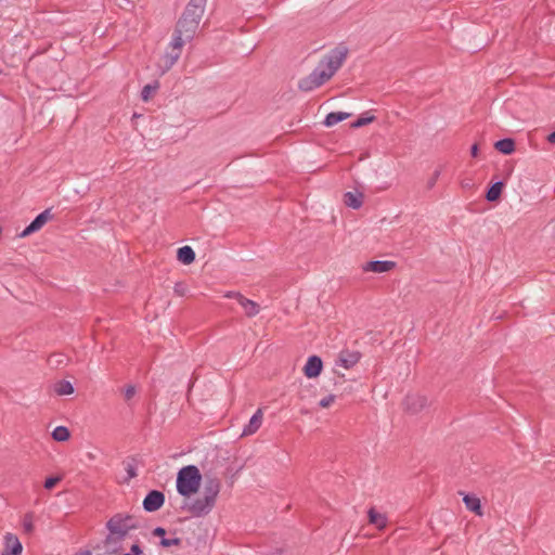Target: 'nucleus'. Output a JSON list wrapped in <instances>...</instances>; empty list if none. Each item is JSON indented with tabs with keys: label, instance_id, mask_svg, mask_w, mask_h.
<instances>
[{
	"label": "nucleus",
	"instance_id": "obj_1",
	"mask_svg": "<svg viewBox=\"0 0 555 555\" xmlns=\"http://www.w3.org/2000/svg\"><path fill=\"white\" fill-rule=\"evenodd\" d=\"M347 53L348 51L344 47L330 51L308 76L299 80L298 88L301 91L309 92L324 85L343 66Z\"/></svg>",
	"mask_w": 555,
	"mask_h": 555
},
{
	"label": "nucleus",
	"instance_id": "obj_2",
	"mask_svg": "<svg viewBox=\"0 0 555 555\" xmlns=\"http://www.w3.org/2000/svg\"><path fill=\"white\" fill-rule=\"evenodd\" d=\"M198 26L196 22L179 18L173 31L172 39L169 43L170 51L166 52L158 64L162 74L168 72L179 60L182 48L195 37Z\"/></svg>",
	"mask_w": 555,
	"mask_h": 555
},
{
	"label": "nucleus",
	"instance_id": "obj_3",
	"mask_svg": "<svg viewBox=\"0 0 555 555\" xmlns=\"http://www.w3.org/2000/svg\"><path fill=\"white\" fill-rule=\"evenodd\" d=\"M202 475L195 465L182 467L177 476V491L185 498L196 493L201 487Z\"/></svg>",
	"mask_w": 555,
	"mask_h": 555
},
{
	"label": "nucleus",
	"instance_id": "obj_4",
	"mask_svg": "<svg viewBox=\"0 0 555 555\" xmlns=\"http://www.w3.org/2000/svg\"><path fill=\"white\" fill-rule=\"evenodd\" d=\"M139 528V524L133 515L118 513L111 517L106 522V529L112 533V537H119L124 539L132 530Z\"/></svg>",
	"mask_w": 555,
	"mask_h": 555
},
{
	"label": "nucleus",
	"instance_id": "obj_5",
	"mask_svg": "<svg viewBox=\"0 0 555 555\" xmlns=\"http://www.w3.org/2000/svg\"><path fill=\"white\" fill-rule=\"evenodd\" d=\"M206 2L207 0H190L180 18H185L189 22L193 21L199 25L205 12Z\"/></svg>",
	"mask_w": 555,
	"mask_h": 555
},
{
	"label": "nucleus",
	"instance_id": "obj_6",
	"mask_svg": "<svg viewBox=\"0 0 555 555\" xmlns=\"http://www.w3.org/2000/svg\"><path fill=\"white\" fill-rule=\"evenodd\" d=\"M214 506L215 503L203 496L193 500L190 503H185L183 505V508L190 512L195 517H202L209 514Z\"/></svg>",
	"mask_w": 555,
	"mask_h": 555
},
{
	"label": "nucleus",
	"instance_id": "obj_7",
	"mask_svg": "<svg viewBox=\"0 0 555 555\" xmlns=\"http://www.w3.org/2000/svg\"><path fill=\"white\" fill-rule=\"evenodd\" d=\"M427 404V398L418 393L408 395L403 402L404 410L410 414H417L422 412Z\"/></svg>",
	"mask_w": 555,
	"mask_h": 555
},
{
	"label": "nucleus",
	"instance_id": "obj_8",
	"mask_svg": "<svg viewBox=\"0 0 555 555\" xmlns=\"http://www.w3.org/2000/svg\"><path fill=\"white\" fill-rule=\"evenodd\" d=\"M53 218V215L51 214V209L48 208L40 212L31 222L29 225H27L23 232L20 234V237H26L37 231H39L49 220Z\"/></svg>",
	"mask_w": 555,
	"mask_h": 555
},
{
	"label": "nucleus",
	"instance_id": "obj_9",
	"mask_svg": "<svg viewBox=\"0 0 555 555\" xmlns=\"http://www.w3.org/2000/svg\"><path fill=\"white\" fill-rule=\"evenodd\" d=\"M164 493L158 490H152L143 500V508L146 512H156L164 505Z\"/></svg>",
	"mask_w": 555,
	"mask_h": 555
},
{
	"label": "nucleus",
	"instance_id": "obj_10",
	"mask_svg": "<svg viewBox=\"0 0 555 555\" xmlns=\"http://www.w3.org/2000/svg\"><path fill=\"white\" fill-rule=\"evenodd\" d=\"M361 358V353L359 351H351L348 349L341 350L336 360V365L343 366L345 369H351L354 366Z\"/></svg>",
	"mask_w": 555,
	"mask_h": 555
},
{
	"label": "nucleus",
	"instance_id": "obj_11",
	"mask_svg": "<svg viewBox=\"0 0 555 555\" xmlns=\"http://www.w3.org/2000/svg\"><path fill=\"white\" fill-rule=\"evenodd\" d=\"M221 483L216 477H206L204 486V498L216 504L217 496L220 492Z\"/></svg>",
	"mask_w": 555,
	"mask_h": 555
},
{
	"label": "nucleus",
	"instance_id": "obj_12",
	"mask_svg": "<svg viewBox=\"0 0 555 555\" xmlns=\"http://www.w3.org/2000/svg\"><path fill=\"white\" fill-rule=\"evenodd\" d=\"M396 267V262L389 260H374L363 264L364 272L384 273L388 272Z\"/></svg>",
	"mask_w": 555,
	"mask_h": 555
},
{
	"label": "nucleus",
	"instance_id": "obj_13",
	"mask_svg": "<svg viewBox=\"0 0 555 555\" xmlns=\"http://www.w3.org/2000/svg\"><path fill=\"white\" fill-rule=\"evenodd\" d=\"M323 367V363L320 357L311 356L308 358L307 363L304 367V373L308 378H313L320 375Z\"/></svg>",
	"mask_w": 555,
	"mask_h": 555
},
{
	"label": "nucleus",
	"instance_id": "obj_14",
	"mask_svg": "<svg viewBox=\"0 0 555 555\" xmlns=\"http://www.w3.org/2000/svg\"><path fill=\"white\" fill-rule=\"evenodd\" d=\"M23 546L18 538L13 533L4 535V554L3 555H18L22 553Z\"/></svg>",
	"mask_w": 555,
	"mask_h": 555
},
{
	"label": "nucleus",
	"instance_id": "obj_15",
	"mask_svg": "<svg viewBox=\"0 0 555 555\" xmlns=\"http://www.w3.org/2000/svg\"><path fill=\"white\" fill-rule=\"evenodd\" d=\"M263 421V412L262 409H258L254 415L250 417L248 424L244 427L242 431V436H250L254 435L261 426Z\"/></svg>",
	"mask_w": 555,
	"mask_h": 555
},
{
	"label": "nucleus",
	"instance_id": "obj_16",
	"mask_svg": "<svg viewBox=\"0 0 555 555\" xmlns=\"http://www.w3.org/2000/svg\"><path fill=\"white\" fill-rule=\"evenodd\" d=\"M237 302L244 309L245 315L247 318H253L260 312V306L254 300L244 297L243 295H237Z\"/></svg>",
	"mask_w": 555,
	"mask_h": 555
},
{
	"label": "nucleus",
	"instance_id": "obj_17",
	"mask_svg": "<svg viewBox=\"0 0 555 555\" xmlns=\"http://www.w3.org/2000/svg\"><path fill=\"white\" fill-rule=\"evenodd\" d=\"M369 522L374 525L378 530H383L387 526V517L385 514L378 513L374 507L367 512Z\"/></svg>",
	"mask_w": 555,
	"mask_h": 555
},
{
	"label": "nucleus",
	"instance_id": "obj_18",
	"mask_svg": "<svg viewBox=\"0 0 555 555\" xmlns=\"http://www.w3.org/2000/svg\"><path fill=\"white\" fill-rule=\"evenodd\" d=\"M124 539H119V537H112V533L108 531V534L106 535L104 540V546L106 548V553L109 555L116 554L119 552L121 547V542Z\"/></svg>",
	"mask_w": 555,
	"mask_h": 555
},
{
	"label": "nucleus",
	"instance_id": "obj_19",
	"mask_svg": "<svg viewBox=\"0 0 555 555\" xmlns=\"http://www.w3.org/2000/svg\"><path fill=\"white\" fill-rule=\"evenodd\" d=\"M52 389H53L54 393L57 396H67V395H72L74 392L73 384L65 379L56 380L52 385Z\"/></svg>",
	"mask_w": 555,
	"mask_h": 555
},
{
	"label": "nucleus",
	"instance_id": "obj_20",
	"mask_svg": "<svg viewBox=\"0 0 555 555\" xmlns=\"http://www.w3.org/2000/svg\"><path fill=\"white\" fill-rule=\"evenodd\" d=\"M494 149L504 155H509L515 151V141L511 138L499 140L494 143Z\"/></svg>",
	"mask_w": 555,
	"mask_h": 555
},
{
	"label": "nucleus",
	"instance_id": "obj_21",
	"mask_svg": "<svg viewBox=\"0 0 555 555\" xmlns=\"http://www.w3.org/2000/svg\"><path fill=\"white\" fill-rule=\"evenodd\" d=\"M177 258L183 264H190L195 260V253L192 247L183 246L178 249Z\"/></svg>",
	"mask_w": 555,
	"mask_h": 555
},
{
	"label": "nucleus",
	"instance_id": "obj_22",
	"mask_svg": "<svg viewBox=\"0 0 555 555\" xmlns=\"http://www.w3.org/2000/svg\"><path fill=\"white\" fill-rule=\"evenodd\" d=\"M351 116L350 113H344V112H332L326 115L324 125L326 127H333L336 124L349 118Z\"/></svg>",
	"mask_w": 555,
	"mask_h": 555
},
{
	"label": "nucleus",
	"instance_id": "obj_23",
	"mask_svg": "<svg viewBox=\"0 0 555 555\" xmlns=\"http://www.w3.org/2000/svg\"><path fill=\"white\" fill-rule=\"evenodd\" d=\"M362 198L361 193L347 192L344 202L348 207L358 209L362 206Z\"/></svg>",
	"mask_w": 555,
	"mask_h": 555
},
{
	"label": "nucleus",
	"instance_id": "obj_24",
	"mask_svg": "<svg viewBox=\"0 0 555 555\" xmlns=\"http://www.w3.org/2000/svg\"><path fill=\"white\" fill-rule=\"evenodd\" d=\"M504 188V183L502 181H498L493 183L486 193V198L489 202H495L500 198L502 190Z\"/></svg>",
	"mask_w": 555,
	"mask_h": 555
},
{
	"label": "nucleus",
	"instance_id": "obj_25",
	"mask_svg": "<svg viewBox=\"0 0 555 555\" xmlns=\"http://www.w3.org/2000/svg\"><path fill=\"white\" fill-rule=\"evenodd\" d=\"M463 501L469 511L475 512L477 514H481L480 500L477 496L465 494Z\"/></svg>",
	"mask_w": 555,
	"mask_h": 555
},
{
	"label": "nucleus",
	"instance_id": "obj_26",
	"mask_svg": "<svg viewBox=\"0 0 555 555\" xmlns=\"http://www.w3.org/2000/svg\"><path fill=\"white\" fill-rule=\"evenodd\" d=\"M69 437H70L69 430L65 426H57L52 431V438L59 442L66 441L69 439Z\"/></svg>",
	"mask_w": 555,
	"mask_h": 555
},
{
	"label": "nucleus",
	"instance_id": "obj_27",
	"mask_svg": "<svg viewBox=\"0 0 555 555\" xmlns=\"http://www.w3.org/2000/svg\"><path fill=\"white\" fill-rule=\"evenodd\" d=\"M34 519H35L34 513L25 514L23 521H22V527H23V531L26 534H31L34 532V529H35Z\"/></svg>",
	"mask_w": 555,
	"mask_h": 555
},
{
	"label": "nucleus",
	"instance_id": "obj_28",
	"mask_svg": "<svg viewBox=\"0 0 555 555\" xmlns=\"http://www.w3.org/2000/svg\"><path fill=\"white\" fill-rule=\"evenodd\" d=\"M158 87H159V83L157 81L154 83H149V85L144 86L141 91V99L144 102H147L151 99L152 93L156 92Z\"/></svg>",
	"mask_w": 555,
	"mask_h": 555
},
{
	"label": "nucleus",
	"instance_id": "obj_29",
	"mask_svg": "<svg viewBox=\"0 0 555 555\" xmlns=\"http://www.w3.org/2000/svg\"><path fill=\"white\" fill-rule=\"evenodd\" d=\"M125 469H126V472L128 474V478L129 479L134 478V477L138 476L137 465H135V461L133 459L126 463Z\"/></svg>",
	"mask_w": 555,
	"mask_h": 555
},
{
	"label": "nucleus",
	"instance_id": "obj_30",
	"mask_svg": "<svg viewBox=\"0 0 555 555\" xmlns=\"http://www.w3.org/2000/svg\"><path fill=\"white\" fill-rule=\"evenodd\" d=\"M373 120H374V116L360 117L356 121L352 122L351 127L352 128H360V127H363V126L372 122Z\"/></svg>",
	"mask_w": 555,
	"mask_h": 555
},
{
	"label": "nucleus",
	"instance_id": "obj_31",
	"mask_svg": "<svg viewBox=\"0 0 555 555\" xmlns=\"http://www.w3.org/2000/svg\"><path fill=\"white\" fill-rule=\"evenodd\" d=\"M180 544H181V539H179V538H172V539L163 538L160 540V545L164 547H169V546L180 545Z\"/></svg>",
	"mask_w": 555,
	"mask_h": 555
},
{
	"label": "nucleus",
	"instance_id": "obj_32",
	"mask_svg": "<svg viewBox=\"0 0 555 555\" xmlns=\"http://www.w3.org/2000/svg\"><path fill=\"white\" fill-rule=\"evenodd\" d=\"M335 395H328L324 397L319 404L321 408H328L335 401Z\"/></svg>",
	"mask_w": 555,
	"mask_h": 555
},
{
	"label": "nucleus",
	"instance_id": "obj_33",
	"mask_svg": "<svg viewBox=\"0 0 555 555\" xmlns=\"http://www.w3.org/2000/svg\"><path fill=\"white\" fill-rule=\"evenodd\" d=\"M440 173H441V169H436L434 171L433 177L427 182V188L428 189H433L435 186L438 178L440 177Z\"/></svg>",
	"mask_w": 555,
	"mask_h": 555
},
{
	"label": "nucleus",
	"instance_id": "obj_34",
	"mask_svg": "<svg viewBox=\"0 0 555 555\" xmlns=\"http://www.w3.org/2000/svg\"><path fill=\"white\" fill-rule=\"evenodd\" d=\"M60 480V477H49L44 481V488L50 490L54 488Z\"/></svg>",
	"mask_w": 555,
	"mask_h": 555
},
{
	"label": "nucleus",
	"instance_id": "obj_35",
	"mask_svg": "<svg viewBox=\"0 0 555 555\" xmlns=\"http://www.w3.org/2000/svg\"><path fill=\"white\" fill-rule=\"evenodd\" d=\"M186 286L183 283H176L175 293L179 296H184L186 294Z\"/></svg>",
	"mask_w": 555,
	"mask_h": 555
},
{
	"label": "nucleus",
	"instance_id": "obj_36",
	"mask_svg": "<svg viewBox=\"0 0 555 555\" xmlns=\"http://www.w3.org/2000/svg\"><path fill=\"white\" fill-rule=\"evenodd\" d=\"M135 395V388L132 385H128L125 388V399L130 400Z\"/></svg>",
	"mask_w": 555,
	"mask_h": 555
},
{
	"label": "nucleus",
	"instance_id": "obj_37",
	"mask_svg": "<svg viewBox=\"0 0 555 555\" xmlns=\"http://www.w3.org/2000/svg\"><path fill=\"white\" fill-rule=\"evenodd\" d=\"M49 361H50V363H55L56 365L64 363L62 354H53V356H51Z\"/></svg>",
	"mask_w": 555,
	"mask_h": 555
},
{
	"label": "nucleus",
	"instance_id": "obj_38",
	"mask_svg": "<svg viewBox=\"0 0 555 555\" xmlns=\"http://www.w3.org/2000/svg\"><path fill=\"white\" fill-rule=\"evenodd\" d=\"M166 534V530L163 527H157L153 530V535L163 537Z\"/></svg>",
	"mask_w": 555,
	"mask_h": 555
},
{
	"label": "nucleus",
	"instance_id": "obj_39",
	"mask_svg": "<svg viewBox=\"0 0 555 555\" xmlns=\"http://www.w3.org/2000/svg\"><path fill=\"white\" fill-rule=\"evenodd\" d=\"M132 555H141L142 554V548L140 547L139 544H133L130 548Z\"/></svg>",
	"mask_w": 555,
	"mask_h": 555
},
{
	"label": "nucleus",
	"instance_id": "obj_40",
	"mask_svg": "<svg viewBox=\"0 0 555 555\" xmlns=\"http://www.w3.org/2000/svg\"><path fill=\"white\" fill-rule=\"evenodd\" d=\"M237 295H242L241 293H236V292H228L224 294V297L227 298H234L237 300Z\"/></svg>",
	"mask_w": 555,
	"mask_h": 555
},
{
	"label": "nucleus",
	"instance_id": "obj_41",
	"mask_svg": "<svg viewBox=\"0 0 555 555\" xmlns=\"http://www.w3.org/2000/svg\"><path fill=\"white\" fill-rule=\"evenodd\" d=\"M546 140L548 143L555 144V130L547 135Z\"/></svg>",
	"mask_w": 555,
	"mask_h": 555
},
{
	"label": "nucleus",
	"instance_id": "obj_42",
	"mask_svg": "<svg viewBox=\"0 0 555 555\" xmlns=\"http://www.w3.org/2000/svg\"><path fill=\"white\" fill-rule=\"evenodd\" d=\"M470 154L473 157H477L478 155V145L477 144H474L470 149Z\"/></svg>",
	"mask_w": 555,
	"mask_h": 555
},
{
	"label": "nucleus",
	"instance_id": "obj_43",
	"mask_svg": "<svg viewBox=\"0 0 555 555\" xmlns=\"http://www.w3.org/2000/svg\"><path fill=\"white\" fill-rule=\"evenodd\" d=\"M91 551L90 550H82V551H79L78 553H76L75 555H91Z\"/></svg>",
	"mask_w": 555,
	"mask_h": 555
}]
</instances>
